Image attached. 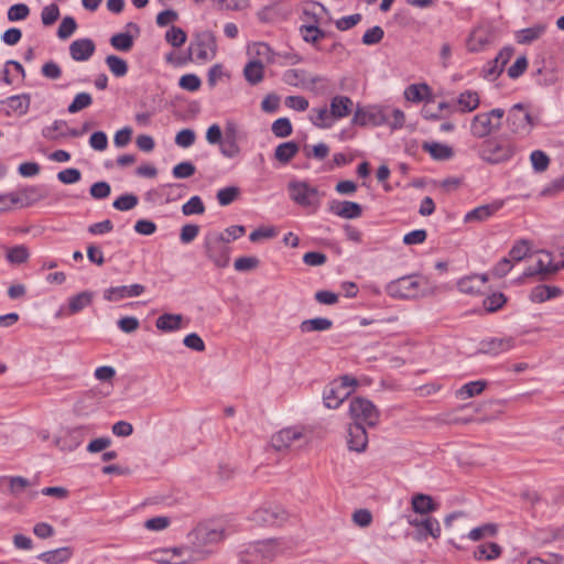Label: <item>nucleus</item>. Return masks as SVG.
I'll return each mask as SVG.
<instances>
[{
	"instance_id": "nucleus-1",
	"label": "nucleus",
	"mask_w": 564,
	"mask_h": 564,
	"mask_svg": "<svg viewBox=\"0 0 564 564\" xmlns=\"http://www.w3.org/2000/svg\"><path fill=\"white\" fill-rule=\"evenodd\" d=\"M229 238L224 234H208L204 238V253L217 268H226L230 262Z\"/></svg>"
},
{
	"instance_id": "nucleus-2",
	"label": "nucleus",
	"mask_w": 564,
	"mask_h": 564,
	"mask_svg": "<svg viewBox=\"0 0 564 564\" xmlns=\"http://www.w3.org/2000/svg\"><path fill=\"white\" fill-rule=\"evenodd\" d=\"M357 380L343 376L327 384L323 391V400L328 409H337L354 392Z\"/></svg>"
},
{
	"instance_id": "nucleus-3",
	"label": "nucleus",
	"mask_w": 564,
	"mask_h": 564,
	"mask_svg": "<svg viewBox=\"0 0 564 564\" xmlns=\"http://www.w3.org/2000/svg\"><path fill=\"white\" fill-rule=\"evenodd\" d=\"M505 110L495 108L487 112H480L473 117L470 121V133L477 139H484L497 131L501 127V120Z\"/></svg>"
},
{
	"instance_id": "nucleus-4",
	"label": "nucleus",
	"mask_w": 564,
	"mask_h": 564,
	"mask_svg": "<svg viewBox=\"0 0 564 564\" xmlns=\"http://www.w3.org/2000/svg\"><path fill=\"white\" fill-rule=\"evenodd\" d=\"M217 54L216 36L212 31H202L195 34L188 46V58L198 63L213 59Z\"/></svg>"
},
{
	"instance_id": "nucleus-5",
	"label": "nucleus",
	"mask_w": 564,
	"mask_h": 564,
	"mask_svg": "<svg viewBox=\"0 0 564 564\" xmlns=\"http://www.w3.org/2000/svg\"><path fill=\"white\" fill-rule=\"evenodd\" d=\"M349 415L352 423L375 427L379 423L380 412L368 399L354 397L349 403Z\"/></svg>"
},
{
	"instance_id": "nucleus-6",
	"label": "nucleus",
	"mask_w": 564,
	"mask_h": 564,
	"mask_svg": "<svg viewBox=\"0 0 564 564\" xmlns=\"http://www.w3.org/2000/svg\"><path fill=\"white\" fill-rule=\"evenodd\" d=\"M477 154L487 163L498 164L510 160L514 154V149L510 143L486 139L477 148Z\"/></svg>"
},
{
	"instance_id": "nucleus-7",
	"label": "nucleus",
	"mask_w": 564,
	"mask_h": 564,
	"mask_svg": "<svg viewBox=\"0 0 564 564\" xmlns=\"http://www.w3.org/2000/svg\"><path fill=\"white\" fill-rule=\"evenodd\" d=\"M290 198L302 207H317L318 189L305 181H291L288 184Z\"/></svg>"
},
{
	"instance_id": "nucleus-8",
	"label": "nucleus",
	"mask_w": 564,
	"mask_h": 564,
	"mask_svg": "<svg viewBox=\"0 0 564 564\" xmlns=\"http://www.w3.org/2000/svg\"><path fill=\"white\" fill-rule=\"evenodd\" d=\"M387 292L390 296L398 299H415L423 295L420 280L412 275L391 281L387 285Z\"/></svg>"
},
{
	"instance_id": "nucleus-9",
	"label": "nucleus",
	"mask_w": 564,
	"mask_h": 564,
	"mask_svg": "<svg viewBox=\"0 0 564 564\" xmlns=\"http://www.w3.org/2000/svg\"><path fill=\"white\" fill-rule=\"evenodd\" d=\"M386 111L383 106L358 107L354 113L352 123L360 127L384 126L387 122Z\"/></svg>"
},
{
	"instance_id": "nucleus-10",
	"label": "nucleus",
	"mask_w": 564,
	"mask_h": 564,
	"mask_svg": "<svg viewBox=\"0 0 564 564\" xmlns=\"http://www.w3.org/2000/svg\"><path fill=\"white\" fill-rule=\"evenodd\" d=\"M494 41L492 28L488 24H480L473 29L467 39V50L478 53L487 48Z\"/></svg>"
},
{
	"instance_id": "nucleus-11",
	"label": "nucleus",
	"mask_w": 564,
	"mask_h": 564,
	"mask_svg": "<svg viewBox=\"0 0 564 564\" xmlns=\"http://www.w3.org/2000/svg\"><path fill=\"white\" fill-rule=\"evenodd\" d=\"M507 124L513 133H528L532 127V119L521 104H516L509 110Z\"/></svg>"
},
{
	"instance_id": "nucleus-12",
	"label": "nucleus",
	"mask_w": 564,
	"mask_h": 564,
	"mask_svg": "<svg viewBox=\"0 0 564 564\" xmlns=\"http://www.w3.org/2000/svg\"><path fill=\"white\" fill-rule=\"evenodd\" d=\"M286 519V512L278 506L261 507L253 511L251 520L259 525H275Z\"/></svg>"
},
{
	"instance_id": "nucleus-13",
	"label": "nucleus",
	"mask_w": 564,
	"mask_h": 564,
	"mask_svg": "<svg viewBox=\"0 0 564 564\" xmlns=\"http://www.w3.org/2000/svg\"><path fill=\"white\" fill-rule=\"evenodd\" d=\"M513 55V48L510 46L503 47L495 59L490 61L482 68V76L488 80L497 79L500 74L503 72L505 66L510 61Z\"/></svg>"
},
{
	"instance_id": "nucleus-14",
	"label": "nucleus",
	"mask_w": 564,
	"mask_h": 564,
	"mask_svg": "<svg viewBox=\"0 0 564 564\" xmlns=\"http://www.w3.org/2000/svg\"><path fill=\"white\" fill-rule=\"evenodd\" d=\"M514 347V338L512 337H491L482 339L479 344L478 352L485 355L497 356L507 352Z\"/></svg>"
},
{
	"instance_id": "nucleus-15",
	"label": "nucleus",
	"mask_w": 564,
	"mask_h": 564,
	"mask_svg": "<svg viewBox=\"0 0 564 564\" xmlns=\"http://www.w3.org/2000/svg\"><path fill=\"white\" fill-rule=\"evenodd\" d=\"M145 291L144 285L134 283L131 285L111 286L104 291V299L109 302H119L128 297H137Z\"/></svg>"
},
{
	"instance_id": "nucleus-16",
	"label": "nucleus",
	"mask_w": 564,
	"mask_h": 564,
	"mask_svg": "<svg viewBox=\"0 0 564 564\" xmlns=\"http://www.w3.org/2000/svg\"><path fill=\"white\" fill-rule=\"evenodd\" d=\"M328 210L345 219H356L362 215L361 205L350 200H330L328 203Z\"/></svg>"
},
{
	"instance_id": "nucleus-17",
	"label": "nucleus",
	"mask_w": 564,
	"mask_h": 564,
	"mask_svg": "<svg viewBox=\"0 0 564 564\" xmlns=\"http://www.w3.org/2000/svg\"><path fill=\"white\" fill-rule=\"evenodd\" d=\"M303 437L302 430L299 427L282 429L271 437V445L276 451L289 449L292 444Z\"/></svg>"
},
{
	"instance_id": "nucleus-18",
	"label": "nucleus",
	"mask_w": 564,
	"mask_h": 564,
	"mask_svg": "<svg viewBox=\"0 0 564 564\" xmlns=\"http://www.w3.org/2000/svg\"><path fill=\"white\" fill-rule=\"evenodd\" d=\"M503 206V202L496 200L490 204L480 205L464 216V223H484L499 212Z\"/></svg>"
},
{
	"instance_id": "nucleus-19",
	"label": "nucleus",
	"mask_w": 564,
	"mask_h": 564,
	"mask_svg": "<svg viewBox=\"0 0 564 564\" xmlns=\"http://www.w3.org/2000/svg\"><path fill=\"white\" fill-rule=\"evenodd\" d=\"M368 445L365 425L351 423L348 427V447L350 451L362 453Z\"/></svg>"
},
{
	"instance_id": "nucleus-20",
	"label": "nucleus",
	"mask_w": 564,
	"mask_h": 564,
	"mask_svg": "<svg viewBox=\"0 0 564 564\" xmlns=\"http://www.w3.org/2000/svg\"><path fill=\"white\" fill-rule=\"evenodd\" d=\"M96 50L95 43L90 39L75 40L69 45V54L76 62L88 61Z\"/></svg>"
},
{
	"instance_id": "nucleus-21",
	"label": "nucleus",
	"mask_w": 564,
	"mask_h": 564,
	"mask_svg": "<svg viewBox=\"0 0 564 564\" xmlns=\"http://www.w3.org/2000/svg\"><path fill=\"white\" fill-rule=\"evenodd\" d=\"M354 102L347 96H335L330 100L329 115L334 120L347 117L352 110Z\"/></svg>"
},
{
	"instance_id": "nucleus-22",
	"label": "nucleus",
	"mask_w": 564,
	"mask_h": 564,
	"mask_svg": "<svg viewBox=\"0 0 564 564\" xmlns=\"http://www.w3.org/2000/svg\"><path fill=\"white\" fill-rule=\"evenodd\" d=\"M74 554L70 546H63L55 550L46 551L37 555V558L46 564L66 563Z\"/></svg>"
},
{
	"instance_id": "nucleus-23",
	"label": "nucleus",
	"mask_w": 564,
	"mask_h": 564,
	"mask_svg": "<svg viewBox=\"0 0 564 564\" xmlns=\"http://www.w3.org/2000/svg\"><path fill=\"white\" fill-rule=\"evenodd\" d=\"M487 282L486 275L474 274L465 276L457 282L458 290L465 294H477Z\"/></svg>"
},
{
	"instance_id": "nucleus-24",
	"label": "nucleus",
	"mask_w": 564,
	"mask_h": 564,
	"mask_svg": "<svg viewBox=\"0 0 564 564\" xmlns=\"http://www.w3.org/2000/svg\"><path fill=\"white\" fill-rule=\"evenodd\" d=\"M304 14L310 17L314 24L302 25L300 28V32L306 43L316 44L319 40L326 36V32L316 25L317 18L314 13H310L307 10H304Z\"/></svg>"
},
{
	"instance_id": "nucleus-25",
	"label": "nucleus",
	"mask_w": 564,
	"mask_h": 564,
	"mask_svg": "<svg viewBox=\"0 0 564 564\" xmlns=\"http://www.w3.org/2000/svg\"><path fill=\"white\" fill-rule=\"evenodd\" d=\"M183 315L164 313L155 321V326L159 330L164 333L175 332L182 328Z\"/></svg>"
},
{
	"instance_id": "nucleus-26",
	"label": "nucleus",
	"mask_w": 564,
	"mask_h": 564,
	"mask_svg": "<svg viewBox=\"0 0 564 564\" xmlns=\"http://www.w3.org/2000/svg\"><path fill=\"white\" fill-rule=\"evenodd\" d=\"M14 194L21 199V202L18 204L21 205L22 207L31 206L46 197V194L43 191V188L41 186L35 185L25 186L21 188L19 193Z\"/></svg>"
},
{
	"instance_id": "nucleus-27",
	"label": "nucleus",
	"mask_w": 564,
	"mask_h": 564,
	"mask_svg": "<svg viewBox=\"0 0 564 564\" xmlns=\"http://www.w3.org/2000/svg\"><path fill=\"white\" fill-rule=\"evenodd\" d=\"M243 77L252 86L258 85L264 78V65L258 59L249 61L243 67Z\"/></svg>"
},
{
	"instance_id": "nucleus-28",
	"label": "nucleus",
	"mask_w": 564,
	"mask_h": 564,
	"mask_svg": "<svg viewBox=\"0 0 564 564\" xmlns=\"http://www.w3.org/2000/svg\"><path fill=\"white\" fill-rule=\"evenodd\" d=\"M299 150L300 147L295 141L283 142L275 148L273 158L285 165L297 154Z\"/></svg>"
},
{
	"instance_id": "nucleus-29",
	"label": "nucleus",
	"mask_w": 564,
	"mask_h": 564,
	"mask_svg": "<svg viewBox=\"0 0 564 564\" xmlns=\"http://www.w3.org/2000/svg\"><path fill=\"white\" fill-rule=\"evenodd\" d=\"M411 505L413 511L422 516L433 512L437 509V503H435L431 496L425 494H416L412 496Z\"/></svg>"
},
{
	"instance_id": "nucleus-30",
	"label": "nucleus",
	"mask_w": 564,
	"mask_h": 564,
	"mask_svg": "<svg viewBox=\"0 0 564 564\" xmlns=\"http://www.w3.org/2000/svg\"><path fill=\"white\" fill-rule=\"evenodd\" d=\"M479 95L474 90H465L456 99V105L462 112H471L479 107Z\"/></svg>"
},
{
	"instance_id": "nucleus-31",
	"label": "nucleus",
	"mask_w": 564,
	"mask_h": 564,
	"mask_svg": "<svg viewBox=\"0 0 564 564\" xmlns=\"http://www.w3.org/2000/svg\"><path fill=\"white\" fill-rule=\"evenodd\" d=\"M422 149L429 152L434 160L438 161L449 160L454 155L451 147L438 142H424Z\"/></svg>"
},
{
	"instance_id": "nucleus-32",
	"label": "nucleus",
	"mask_w": 564,
	"mask_h": 564,
	"mask_svg": "<svg viewBox=\"0 0 564 564\" xmlns=\"http://www.w3.org/2000/svg\"><path fill=\"white\" fill-rule=\"evenodd\" d=\"M545 30L546 28L543 24H535L533 26L522 29L516 33V41L519 44H530L540 39L544 34Z\"/></svg>"
},
{
	"instance_id": "nucleus-33",
	"label": "nucleus",
	"mask_w": 564,
	"mask_h": 564,
	"mask_svg": "<svg viewBox=\"0 0 564 564\" xmlns=\"http://www.w3.org/2000/svg\"><path fill=\"white\" fill-rule=\"evenodd\" d=\"M310 120L315 127L321 129H328L334 123V119L329 115V109L326 107L312 108Z\"/></svg>"
},
{
	"instance_id": "nucleus-34",
	"label": "nucleus",
	"mask_w": 564,
	"mask_h": 564,
	"mask_svg": "<svg viewBox=\"0 0 564 564\" xmlns=\"http://www.w3.org/2000/svg\"><path fill=\"white\" fill-rule=\"evenodd\" d=\"M333 326V322L326 317H315L311 319H305L300 324V329L302 333H312V332H325L330 329Z\"/></svg>"
},
{
	"instance_id": "nucleus-35",
	"label": "nucleus",
	"mask_w": 564,
	"mask_h": 564,
	"mask_svg": "<svg viewBox=\"0 0 564 564\" xmlns=\"http://www.w3.org/2000/svg\"><path fill=\"white\" fill-rule=\"evenodd\" d=\"M500 554H501L500 545L495 542H490V543L479 545L474 552V557L477 561H481V560L492 561V560L498 558L500 556Z\"/></svg>"
},
{
	"instance_id": "nucleus-36",
	"label": "nucleus",
	"mask_w": 564,
	"mask_h": 564,
	"mask_svg": "<svg viewBox=\"0 0 564 564\" xmlns=\"http://www.w3.org/2000/svg\"><path fill=\"white\" fill-rule=\"evenodd\" d=\"M93 301V292L83 291L74 296H72L68 301V313L76 314L90 305Z\"/></svg>"
},
{
	"instance_id": "nucleus-37",
	"label": "nucleus",
	"mask_w": 564,
	"mask_h": 564,
	"mask_svg": "<svg viewBox=\"0 0 564 564\" xmlns=\"http://www.w3.org/2000/svg\"><path fill=\"white\" fill-rule=\"evenodd\" d=\"M487 387V382L484 380L470 381L462 386L457 391L456 395L459 399H468L475 395L480 394L485 388Z\"/></svg>"
},
{
	"instance_id": "nucleus-38",
	"label": "nucleus",
	"mask_w": 564,
	"mask_h": 564,
	"mask_svg": "<svg viewBox=\"0 0 564 564\" xmlns=\"http://www.w3.org/2000/svg\"><path fill=\"white\" fill-rule=\"evenodd\" d=\"M383 109L387 110V122L384 124L389 126L392 130H399L403 128L405 123V115L401 109L390 106H383Z\"/></svg>"
},
{
	"instance_id": "nucleus-39",
	"label": "nucleus",
	"mask_w": 564,
	"mask_h": 564,
	"mask_svg": "<svg viewBox=\"0 0 564 564\" xmlns=\"http://www.w3.org/2000/svg\"><path fill=\"white\" fill-rule=\"evenodd\" d=\"M105 62L113 76L123 77L127 75L129 67L123 58L117 55H108Z\"/></svg>"
},
{
	"instance_id": "nucleus-40",
	"label": "nucleus",
	"mask_w": 564,
	"mask_h": 564,
	"mask_svg": "<svg viewBox=\"0 0 564 564\" xmlns=\"http://www.w3.org/2000/svg\"><path fill=\"white\" fill-rule=\"evenodd\" d=\"M6 104L9 110L18 112L19 115H24L29 110L30 98L28 95H15L9 97Z\"/></svg>"
},
{
	"instance_id": "nucleus-41",
	"label": "nucleus",
	"mask_w": 564,
	"mask_h": 564,
	"mask_svg": "<svg viewBox=\"0 0 564 564\" xmlns=\"http://www.w3.org/2000/svg\"><path fill=\"white\" fill-rule=\"evenodd\" d=\"M422 527L419 532L423 539H426L429 535L437 539L441 535V525L440 522L432 517H427L421 520Z\"/></svg>"
},
{
	"instance_id": "nucleus-42",
	"label": "nucleus",
	"mask_w": 564,
	"mask_h": 564,
	"mask_svg": "<svg viewBox=\"0 0 564 564\" xmlns=\"http://www.w3.org/2000/svg\"><path fill=\"white\" fill-rule=\"evenodd\" d=\"M111 46L121 52H129L133 46V36L126 32L116 33L110 37Z\"/></svg>"
},
{
	"instance_id": "nucleus-43",
	"label": "nucleus",
	"mask_w": 564,
	"mask_h": 564,
	"mask_svg": "<svg viewBox=\"0 0 564 564\" xmlns=\"http://www.w3.org/2000/svg\"><path fill=\"white\" fill-rule=\"evenodd\" d=\"M507 302V297L501 292H495L489 295H487L482 305L486 312L494 313L500 310Z\"/></svg>"
},
{
	"instance_id": "nucleus-44",
	"label": "nucleus",
	"mask_w": 564,
	"mask_h": 564,
	"mask_svg": "<svg viewBox=\"0 0 564 564\" xmlns=\"http://www.w3.org/2000/svg\"><path fill=\"white\" fill-rule=\"evenodd\" d=\"M306 79V72L304 69H286L282 75L284 84L299 87L304 86Z\"/></svg>"
},
{
	"instance_id": "nucleus-45",
	"label": "nucleus",
	"mask_w": 564,
	"mask_h": 564,
	"mask_svg": "<svg viewBox=\"0 0 564 564\" xmlns=\"http://www.w3.org/2000/svg\"><path fill=\"white\" fill-rule=\"evenodd\" d=\"M186 40L187 34L180 26L172 25L165 33V41L173 47H181Z\"/></svg>"
},
{
	"instance_id": "nucleus-46",
	"label": "nucleus",
	"mask_w": 564,
	"mask_h": 564,
	"mask_svg": "<svg viewBox=\"0 0 564 564\" xmlns=\"http://www.w3.org/2000/svg\"><path fill=\"white\" fill-rule=\"evenodd\" d=\"M29 257V249L23 245L12 247L7 251V260L12 264H22L28 261Z\"/></svg>"
},
{
	"instance_id": "nucleus-47",
	"label": "nucleus",
	"mask_w": 564,
	"mask_h": 564,
	"mask_svg": "<svg viewBox=\"0 0 564 564\" xmlns=\"http://www.w3.org/2000/svg\"><path fill=\"white\" fill-rule=\"evenodd\" d=\"M182 213L184 216L202 215L205 213V205L202 198L197 195L192 196L183 206Z\"/></svg>"
},
{
	"instance_id": "nucleus-48",
	"label": "nucleus",
	"mask_w": 564,
	"mask_h": 564,
	"mask_svg": "<svg viewBox=\"0 0 564 564\" xmlns=\"http://www.w3.org/2000/svg\"><path fill=\"white\" fill-rule=\"evenodd\" d=\"M496 534L497 525L492 523H486L470 530L467 536L471 541H479L486 536H495Z\"/></svg>"
},
{
	"instance_id": "nucleus-49",
	"label": "nucleus",
	"mask_w": 564,
	"mask_h": 564,
	"mask_svg": "<svg viewBox=\"0 0 564 564\" xmlns=\"http://www.w3.org/2000/svg\"><path fill=\"white\" fill-rule=\"evenodd\" d=\"M271 131L276 138H286L292 134L293 127L289 118H279L273 121Z\"/></svg>"
},
{
	"instance_id": "nucleus-50",
	"label": "nucleus",
	"mask_w": 564,
	"mask_h": 564,
	"mask_svg": "<svg viewBox=\"0 0 564 564\" xmlns=\"http://www.w3.org/2000/svg\"><path fill=\"white\" fill-rule=\"evenodd\" d=\"M93 104V97L88 93L77 94L73 101L69 104L67 111L69 113H76L85 108H88Z\"/></svg>"
},
{
	"instance_id": "nucleus-51",
	"label": "nucleus",
	"mask_w": 564,
	"mask_h": 564,
	"mask_svg": "<svg viewBox=\"0 0 564 564\" xmlns=\"http://www.w3.org/2000/svg\"><path fill=\"white\" fill-rule=\"evenodd\" d=\"M139 203V198L134 194H124L113 200L112 206L117 210L128 212L133 209Z\"/></svg>"
},
{
	"instance_id": "nucleus-52",
	"label": "nucleus",
	"mask_w": 564,
	"mask_h": 564,
	"mask_svg": "<svg viewBox=\"0 0 564 564\" xmlns=\"http://www.w3.org/2000/svg\"><path fill=\"white\" fill-rule=\"evenodd\" d=\"M429 90H430V88L426 84H421V85L413 84V85H410L404 90V97L409 101L420 102L424 99L423 93L427 94Z\"/></svg>"
},
{
	"instance_id": "nucleus-53",
	"label": "nucleus",
	"mask_w": 564,
	"mask_h": 564,
	"mask_svg": "<svg viewBox=\"0 0 564 564\" xmlns=\"http://www.w3.org/2000/svg\"><path fill=\"white\" fill-rule=\"evenodd\" d=\"M530 160L532 163V167L535 172L542 173L547 170L550 164V158L547 154L541 150H535L531 153Z\"/></svg>"
},
{
	"instance_id": "nucleus-54",
	"label": "nucleus",
	"mask_w": 564,
	"mask_h": 564,
	"mask_svg": "<svg viewBox=\"0 0 564 564\" xmlns=\"http://www.w3.org/2000/svg\"><path fill=\"white\" fill-rule=\"evenodd\" d=\"M229 534L230 532H227L224 527L207 528L205 530L203 540L205 543H219Z\"/></svg>"
},
{
	"instance_id": "nucleus-55",
	"label": "nucleus",
	"mask_w": 564,
	"mask_h": 564,
	"mask_svg": "<svg viewBox=\"0 0 564 564\" xmlns=\"http://www.w3.org/2000/svg\"><path fill=\"white\" fill-rule=\"evenodd\" d=\"M239 188L237 186H227L217 192V200L220 206L231 204L239 196Z\"/></svg>"
},
{
	"instance_id": "nucleus-56",
	"label": "nucleus",
	"mask_w": 564,
	"mask_h": 564,
	"mask_svg": "<svg viewBox=\"0 0 564 564\" xmlns=\"http://www.w3.org/2000/svg\"><path fill=\"white\" fill-rule=\"evenodd\" d=\"M77 29V23L73 17H65L58 29H57V36L61 40L68 39Z\"/></svg>"
},
{
	"instance_id": "nucleus-57",
	"label": "nucleus",
	"mask_w": 564,
	"mask_h": 564,
	"mask_svg": "<svg viewBox=\"0 0 564 564\" xmlns=\"http://www.w3.org/2000/svg\"><path fill=\"white\" fill-rule=\"evenodd\" d=\"M2 480L9 482L10 492L13 495H19L30 485L29 480L21 476L2 477L0 478V481Z\"/></svg>"
},
{
	"instance_id": "nucleus-58",
	"label": "nucleus",
	"mask_w": 564,
	"mask_h": 564,
	"mask_svg": "<svg viewBox=\"0 0 564 564\" xmlns=\"http://www.w3.org/2000/svg\"><path fill=\"white\" fill-rule=\"evenodd\" d=\"M384 36V32L381 26L376 25L373 28L368 29L362 35V43L365 45H373L378 44Z\"/></svg>"
},
{
	"instance_id": "nucleus-59",
	"label": "nucleus",
	"mask_w": 564,
	"mask_h": 564,
	"mask_svg": "<svg viewBox=\"0 0 564 564\" xmlns=\"http://www.w3.org/2000/svg\"><path fill=\"white\" fill-rule=\"evenodd\" d=\"M89 193L95 199H105L111 193V187L106 181H99L90 186Z\"/></svg>"
},
{
	"instance_id": "nucleus-60",
	"label": "nucleus",
	"mask_w": 564,
	"mask_h": 564,
	"mask_svg": "<svg viewBox=\"0 0 564 564\" xmlns=\"http://www.w3.org/2000/svg\"><path fill=\"white\" fill-rule=\"evenodd\" d=\"M178 85L187 91H196L202 85L200 78L195 74H186L180 78Z\"/></svg>"
},
{
	"instance_id": "nucleus-61",
	"label": "nucleus",
	"mask_w": 564,
	"mask_h": 564,
	"mask_svg": "<svg viewBox=\"0 0 564 564\" xmlns=\"http://www.w3.org/2000/svg\"><path fill=\"white\" fill-rule=\"evenodd\" d=\"M260 261L257 257H240L236 259L234 268L236 271L246 272L258 268Z\"/></svg>"
},
{
	"instance_id": "nucleus-62",
	"label": "nucleus",
	"mask_w": 564,
	"mask_h": 564,
	"mask_svg": "<svg viewBox=\"0 0 564 564\" xmlns=\"http://www.w3.org/2000/svg\"><path fill=\"white\" fill-rule=\"evenodd\" d=\"M30 14V9L24 3H17L9 8L8 10V19L9 21H20L28 18Z\"/></svg>"
},
{
	"instance_id": "nucleus-63",
	"label": "nucleus",
	"mask_w": 564,
	"mask_h": 564,
	"mask_svg": "<svg viewBox=\"0 0 564 564\" xmlns=\"http://www.w3.org/2000/svg\"><path fill=\"white\" fill-rule=\"evenodd\" d=\"M59 18V8L57 4L52 3L43 8L41 13L42 23L44 25H52Z\"/></svg>"
},
{
	"instance_id": "nucleus-64",
	"label": "nucleus",
	"mask_w": 564,
	"mask_h": 564,
	"mask_svg": "<svg viewBox=\"0 0 564 564\" xmlns=\"http://www.w3.org/2000/svg\"><path fill=\"white\" fill-rule=\"evenodd\" d=\"M82 172L78 169L69 167L57 173V180L63 184H74L80 181Z\"/></svg>"
}]
</instances>
